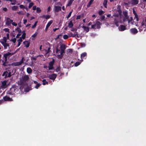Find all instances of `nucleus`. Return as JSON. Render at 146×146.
<instances>
[{"instance_id":"21","label":"nucleus","mask_w":146,"mask_h":146,"mask_svg":"<svg viewBox=\"0 0 146 146\" xmlns=\"http://www.w3.org/2000/svg\"><path fill=\"white\" fill-rule=\"evenodd\" d=\"M87 53L86 52H84L82 53L81 55V58L82 59L84 58L85 56H86Z\"/></svg>"},{"instance_id":"26","label":"nucleus","mask_w":146,"mask_h":146,"mask_svg":"<svg viewBox=\"0 0 146 146\" xmlns=\"http://www.w3.org/2000/svg\"><path fill=\"white\" fill-rule=\"evenodd\" d=\"M74 0H69L68 3L67 4V6H70L72 3L73 2Z\"/></svg>"},{"instance_id":"17","label":"nucleus","mask_w":146,"mask_h":146,"mask_svg":"<svg viewBox=\"0 0 146 146\" xmlns=\"http://www.w3.org/2000/svg\"><path fill=\"white\" fill-rule=\"evenodd\" d=\"M50 17V15H43L41 17V18H44L46 19H49Z\"/></svg>"},{"instance_id":"51","label":"nucleus","mask_w":146,"mask_h":146,"mask_svg":"<svg viewBox=\"0 0 146 146\" xmlns=\"http://www.w3.org/2000/svg\"><path fill=\"white\" fill-rule=\"evenodd\" d=\"M132 20H133V17H130V19H128V23H129L131 21H132Z\"/></svg>"},{"instance_id":"50","label":"nucleus","mask_w":146,"mask_h":146,"mask_svg":"<svg viewBox=\"0 0 146 146\" xmlns=\"http://www.w3.org/2000/svg\"><path fill=\"white\" fill-rule=\"evenodd\" d=\"M121 15H119V14L117 13H115V14L113 16L115 17H118L119 16H120Z\"/></svg>"},{"instance_id":"41","label":"nucleus","mask_w":146,"mask_h":146,"mask_svg":"<svg viewBox=\"0 0 146 146\" xmlns=\"http://www.w3.org/2000/svg\"><path fill=\"white\" fill-rule=\"evenodd\" d=\"M37 22H38L37 21L35 22V23L34 24V25L32 26L31 28L32 29L36 27Z\"/></svg>"},{"instance_id":"10","label":"nucleus","mask_w":146,"mask_h":146,"mask_svg":"<svg viewBox=\"0 0 146 146\" xmlns=\"http://www.w3.org/2000/svg\"><path fill=\"white\" fill-rule=\"evenodd\" d=\"M13 21V20L7 17V21L6 24L8 25H10Z\"/></svg>"},{"instance_id":"42","label":"nucleus","mask_w":146,"mask_h":146,"mask_svg":"<svg viewBox=\"0 0 146 146\" xmlns=\"http://www.w3.org/2000/svg\"><path fill=\"white\" fill-rule=\"evenodd\" d=\"M16 30L19 33H21V30L19 27H17Z\"/></svg>"},{"instance_id":"29","label":"nucleus","mask_w":146,"mask_h":146,"mask_svg":"<svg viewBox=\"0 0 146 146\" xmlns=\"http://www.w3.org/2000/svg\"><path fill=\"white\" fill-rule=\"evenodd\" d=\"M18 8V7L17 6H13L12 7V9L13 10L16 11V10Z\"/></svg>"},{"instance_id":"46","label":"nucleus","mask_w":146,"mask_h":146,"mask_svg":"<svg viewBox=\"0 0 146 146\" xmlns=\"http://www.w3.org/2000/svg\"><path fill=\"white\" fill-rule=\"evenodd\" d=\"M40 85L41 84H40L38 83L36 84V86L35 87V88L36 89H38Z\"/></svg>"},{"instance_id":"49","label":"nucleus","mask_w":146,"mask_h":146,"mask_svg":"<svg viewBox=\"0 0 146 146\" xmlns=\"http://www.w3.org/2000/svg\"><path fill=\"white\" fill-rule=\"evenodd\" d=\"M142 26H146V19L145 20V22H143L142 23Z\"/></svg>"},{"instance_id":"12","label":"nucleus","mask_w":146,"mask_h":146,"mask_svg":"<svg viewBox=\"0 0 146 146\" xmlns=\"http://www.w3.org/2000/svg\"><path fill=\"white\" fill-rule=\"evenodd\" d=\"M52 21L51 20L50 21H49L47 24L46 28L45 29V30L46 31H47L48 28V27H50V25L52 24Z\"/></svg>"},{"instance_id":"33","label":"nucleus","mask_w":146,"mask_h":146,"mask_svg":"<svg viewBox=\"0 0 146 146\" xmlns=\"http://www.w3.org/2000/svg\"><path fill=\"white\" fill-rule=\"evenodd\" d=\"M123 14L124 16L125 17H128L127 15V13L126 11H123Z\"/></svg>"},{"instance_id":"31","label":"nucleus","mask_w":146,"mask_h":146,"mask_svg":"<svg viewBox=\"0 0 146 146\" xmlns=\"http://www.w3.org/2000/svg\"><path fill=\"white\" fill-rule=\"evenodd\" d=\"M50 47H49L48 48L47 50L45 49V53L46 54L48 53L50 51Z\"/></svg>"},{"instance_id":"63","label":"nucleus","mask_w":146,"mask_h":146,"mask_svg":"<svg viewBox=\"0 0 146 146\" xmlns=\"http://www.w3.org/2000/svg\"><path fill=\"white\" fill-rule=\"evenodd\" d=\"M12 25L14 26H17V24L15 23V22H13L12 23Z\"/></svg>"},{"instance_id":"58","label":"nucleus","mask_w":146,"mask_h":146,"mask_svg":"<svg viewBox=\"0 0 146 146\" xmlns=\"http://www.w3.org/2000/svg\"><path fill=\"white\" fill-rule=\"evenodd\" d=\"M21 35V34L20 33H19V34H17L16 36V38H19V37Z\"/></svg>"},{"instance_id":"36","label":"nucleus","mask_w":146,"mask_h":146,"mask_svg":"<svg viewBox=\"0 0 146 146\" xmlns=\"http://www.w3.org/2000/svg\"><path fill=\"white\" fill-rule=\"evenodd\" d=\"M81 62L80 61L77 62L75 64V66L77 67L80 64Z\"/></svg>"},{"instance_id":"43","label":"nucleus","mask_w":146,"mask_h":146,"mask_svg":"<svg viewBox=\"0 0 146 146\" xmlns=\"http://www.w3.org/2000/svg\"><path fill=\"white\" fill-rule=\"evenodd\" d=\"M80 45L81 47H84L85 46L86 44L84 43H80Z\"/></svg>"},{"instance_id":"15","label":"nucleus","mask_w":146,"mask_h":146,"mask_svg":"<svg viewBox=\"0 0 146 146\" xmlns=\"http://www.w3.org/2000/svg\"><path fill=\"white\" fill-rule=\"evenodd\" d=\"M131 2L133 5H136L138 4L139 0H132Z\"/></svg>"},{"instance_id":"64","label":"nucleus","mask_w":146,"mask_h":146,"mask_svg":"<svg viewBox=\"0 0 146 146\" xmlns=\"http://www.w3.org/2000/svg\"><path fill=\"white\" fill-rule=\"evenodd\" d=\"M17 41L18 42H21L23 41L22 38H20L19 39H18L17 40Z\"/></svg>"},{"instance_id":"34","label":"nucleus","mask_w":146,"mask_h":146,"mask_svg":"<svg viewBox=\"0 0 146 146\" xmlns=\"http://www.w3.org/2000/svg\"><path fill=\"white\" fill-rule=\"evenodd\" d=\"M68 37H69V36L68 35H64L63 36V38L65 40L68 39Z\"/></svg>"},{"instance_id":"4","label":"nucleus","mask_w":146,"mask_h":146,"mask_svg":"<svg viewBox=\"0 0 146 146\" xmlns=\"http://www.w3.org/2000/svg\"><path fill=\"white\" fill-rule=\"evenodd\" d=\"M54 60L53 59L52 61L50 62L48 64V68L49 70H52L53 68V65L54 62Z\"/></svg>"},{"instance_id":"6","label":"nucleus","mask_w":146,"mask_h":146,"mask_svg":"<svg viewBox=\"0 0 146 146\" xmlns=\"http://www.w3.org/2000/svg\"><path fill=\"white\" fill-rule=\"evenodd\" d=\"M123 25H121L120 27L118 28L119 30L121 31H123L126 29V26Z\"/></svg>"},{"instance_id":"16","label":"nucleus","mask_w":146,"mask_h":146,"mask_svg":"<svg viewBox=\"0 0 146 146\" xmlns=\"http://www.w3.org/2000/svg\"><path fill=\"white\" fill-rule=\"evenodd\" d=\"M60 48L61 50H64L66 48V46L64 44H61L60 45Z\"/></svg>"},{"instance_id":"47","label":"nucleus","mask_w":146,"mask_h":146,"mask_svg":"<svg viewBox=\"0 0 146 146\" xmlns=\"http://www.w3.org/2000/svg\"><path fill=\"white\" fill-rule=\"evenodd\" d=\"M3 30L6 32H8V33H9V29L8 28H5L3 29Z\"/></svg>"},{"instance_id":"8","label":"nucleus","mask_w":146,"mask_h":146,"mask_svg":"<svg viewBox=\"0 0 146 146\" xmlns=\"http://www.w3.org/2000/svg\"><path fill=\"white\" fill-rule=\"evenodd\" d=\"M57 76V75L56 74H53L50 75L49 76V78L50 79L54 80L56 78Z\"/></svg>"},{"instance_id":"9","label":"nucleus","mask_w":146,"mask_h":146,"mask_svg":"<svg viewBox=\"0 0 146 146\" xmlns=\"http://www.w3.org/2000/svg\"><path fill=\"white\" fill-rule=\"evenodd\" d=\"M0 42L4 46V49H6L7 48V47L9 46V44L8 43H7V42L3 43L2 41H0Z\"/></svg>"},{"instance_id":"38","label":"nucleus","mask_w":146,"mask_h":146,"mask_svg":"<svg viewBox=\"0 0 146 146\" xmlns=\"http://www.w3.org/2000/svg\"><path fill=\"white\" fill-rule=\"evenodd\" d=\"M129 19V17H125L123 19V22H125L126 21H127L128 20V19Z\"/></svg>"},{"instance_id":"40","label":"nucleus","mask_w":146,"mask_h":146,"mask_svg":"<svg viewBox=\"0 0 146 146\" xmlns=\"http://www.w3.org/2000/svg\"><path fill=\"white\" fill-rule=\"evenodd\" d=\"M34 3L33 2L30 3L29 5V6H28V8H31V7H32L34 5Z\"/></svg>"},{"instance_id":"1","label":"nucleus","mask_w":146,"mask_h":146,"mask_svg":"<svg viewBox=\"0 0 146 146\" xmlns=\"http://www.w3.org/2000/svg\"><path fill=\"white\" fill-rule=\"evenodd\" d=\"M29 79V77L27 75L23 76L20 78L19 81L18 82L19 85L22 86H25L26 84V81Z\"/></svg>"},{"instance_id":"22","label":"nucleus","mask_w":146,"mask_h":146,"mask_svg":"<svg viewBox=\"0 0 146 146\" xmlns=\"http://www.w3.org/2000/svg\"><path fill=\"white\" fill-rule=\"evenodd\" d=\"M108 3L107 0H104V2L103 3V5L104 7L106 8H107V3Z\"/></svg>"},{"instance_id":"23","label":"nucleus","mask_w":146,"mask_h":146,"mask_svg":"<svg viewBox=\"0 0 146 146\" xmlns=\"http://www.w3.org/2000/svg\"><path fill=\"white\" fill-rule=\"evenodd\" d=\"M73 26V24L72 21H70L68 24V26L69 27L71 28Z\"/></svg>"},{"instance_id":"52","label":"nucleus","mask_w":146,"mask_h":146,"mask_svg":"<svg viewBox=\"0 0 146 146\" xmlns=\"http://www.w3.org/2000/svg\"><path fill=\"white\" fill-rule=\"evenodd\" d=\"M7 94H9L10 95H12L13 94L11 90H9L7 92Z\"/></svg>"},{"instance_id":"2","label":"nucleus","mask_w":146,"mask_h":146,"mask_svg":"<svg viewBox=\"0 0 146 146\" xmlns=\"http://www.w3.org/2000/svg\"><path fill=\"white\" fill-rule=\"evenodd\" d=\"M13 55L11 53L8 52L6 53H4L3 55V57H4V60H2V65L4 67L7 66V58H9Z\"/></svg>"},{"instance_id":"39","label":"nucleus","mask_w":146,"mask_h":146,"mask_svg":"<svg viewBox=\"0 0 146 146\" xmlns=\"http://www.w3.org/2000/svg\"><path fill=\"white\" fill-rule=\"evenodd\" d=\"M36 12L37 13H39L41 11V10L39 7H37L36 9Z\"/></svg>"},{"instance_id":"14","label":"nucleus","mask_w":146,"mask_h":146,"mask_svg":"<svg viewBox=\"0 0 146 146\" xmlns=\"http://www.w3.org/2000/svg\"><path fill=\"white\" fill-rule=\"evenodd\" d=\"M23 43L25 45V46L27 48L30 45V42L28 41H25L23 42Z\"/></svg>"},{"instance_id":"20","label":"nucleus","mask_w":146,"mask_h":146,"mask_svg":"<svg viewBox=\"0 0 146 146\" xmlns=\"http://www.w3.org/2000/svg\"><path fill=\"white\" fill-rule=\"evenodd\" d=\"M113 23L117 27H118L119 26V22L116 20V19H114Z\"/></svg>"},{"instance_id":"25","label":"nucleus","mask_w":146,"mask_h":146,"mask_svg":"<svg viewBox=\"0 0 146 146\" xmlns=\"http://www.w3.org/2000/svg\"><path fill=\"white\" fill-rule=\"evenodd\" d=\"M42 84L43 85H45L46 84H48V82L46 81V80L45 79H44L42 80Z\"/></svg>"},{"instance_id":"62","label":"nucleus","mask_w":146,"mask_h":146,"mask_svg":"<svg viewBox=\"0 0 146 146\" xmlns=\"http://www.w3.org/2000/svg\"><path fill=\"white\" fill-rule=\"evenodd\" d=\"M81 18V16L80 15H78L77 17V18H76V19L77 20H78V19H80Z\"/></svg>"},{"instance_id":"24","label":"nucleus","mask_w":146,"mask_h":146,"mask_svg":"<svg viewBox=\"0 0 146 146\" xmlns=\"http://www.w3.org/2000/svg\"><path fill=\"white\" fill-rule=\"evenodd\" d=\"M27 72L29 74H30L32 72V70L30 67H28L27 68Z\"/></svg>"},{"instance_id":"60","label":"nucleus","mask_w":146,"mask_h":146,"mask_svg":"<svg viewBox=\"0 0 146 146\" xmlns=\"http://www.w3.org/2000/svg\"><path fill=\"white\" fill-rule=\"evenodd\" d=\"M33 10H36L37 8H36V6H33Z\"/></svg>"},{"instance_id":"44","label":"nucleus","mask_w":146,"mask_h":146,"mask_svg":"<svg viewBox=\"0 0 146 146\" xmlns=\"http://www.w3.org/2000/svg\"><path fill=\"white\" fill-rule=\"evenodd\" d=\"M60 70V66L57 67V68L55 69V71L57 72H59Z\"/></svg>"},{"instance_id":"54","label":"nucleus","mask_w":146,"mask_h":146,"mask_svg":"<svg viewBox=\"0 0 146 146\" xmlns=\"http://www.w3.org/2000/svg\"><path fill=\"white\" fill-rule=\"evenodd\" d=\"M11 41H12L14 43H15L16 41V39L15 38H14L13 39L11 40Z\"/></svg>"},{"instance_id":"13","label":"nucleus","mask_w":146,"mask_h":146,"mask_svg":"<svg viewBox=\"0 0 146 146\" xmlns=\"http://www.w3.org/2000/svg\"><path fill=\"white\" fill-rule=\"evenodd\" d=\"M61 10V8L60 6H55V11L56 12H58Z\"/></svg>"},{"instance_id":"61","label":"nucleus","mask_w":146,"mask_h":146,"mask_svg":"<svg viewBox=\"0 0 146 146\" xmlns=\"http://www.w3.org/2000/svg\"><path fill=\"white\" fill-rule=\"evenodd\" d=\"M105 18V17L104 15L102 16L101 18V20L102 21Z\"/></svg>"},{"instance_id":"18","label":"nucleus","mask_w":146,"mask_h":146,"mask_svg":"<svg viewBox=\"0 0 146 146\" xmlns=\"http://www.w3.org/2000/svg\"><path fill=\"white\" fill-rule=\"evenodd\" d=\"M82 28L84 29V30L86 31V32H88L89 31V28L88 27H86L85 26H83Z\"/></svg>"},{"instance_id":"48","label":"nucleus","mask_w":146,"mask_h":146,"mask_svg":"<svg viewBox=\"0 0 146 146\" xmlns=\"http://www.w3.org/2000/svg\"><path fill=\"white\" fill-rule=\"evenodd\" d=\"M72 13V12H71V11L68 14V16H67V19H68L71 16Z\"/></svg>"},{"instance_id":"32","label":"nucleus","mask_w":146,"mask_h":146,"mask_svg":"<svg viewBox=\"0 0 146 146\" xmlns=\"http://www.w3.org/2000/svg\"><path fill=\"white\" fill-rule=\"evenodd\" d=\"M7 84V81L6 80L3 81L2 82V85L3 86H6Z\"/></svg>"},{"instance_id":"11","label":"nucleus","mask_w":146,"mask_h":146,"mask_svg":"<svg viewBox=\"0 0 146 146\" xmlns=\"http://www.w3.org/2000/svg\"><path fill=\"white\" fill-rule=\"evenodd\" d=\"M68 35L69 36V37H75L77 35V32H76L74 34H73L72 32H70Z\"/></svg>"},{"instance_id":"53","label":"nucleus","mask_w":146,"mask_h":146,"mask_svg":"<svg viewBox=\"0 0 146 146\" xmlns=\"http://www.w3.org/2000/svg\"><path fill=\"white\" fill-rule=\"evenodd\" d=\"M37 33H34V34H33L32 36V37H34V38H35L36 37V36H37Z\"/></svg>"},{"instance_id":"5","label":"nucleus","mask_w":146,"mask_h":146,"mask_svg":"<svg viewBox=\"0 0 146 146\" xmlns=\"http://www.w3.org/2000/svg\"><path fill=\"white\" fill-rule=\"evenodd\" d=\"M130 32L131 34L133 35H135L138 32L137 29L135 28H132L130 30Z\"/></svg>"},{"instance_id":"57","label":"nucleus","mask_w":146,"mask_h":146,"mask_svg":"<svg viewBox=\"0 0 146 146\" xmlns=\"http://www.w3.org/2000/svg\"><path fill=\"white\" fill-rule=\"evenodd\" d=\"M64 50H61L60 51V54L61 55H62V54L64 53Z\"/></svg>"},{"instance_id":"27","label":"nucleus","mask_w":146,"mask_h":146,"mask_svg":"<svg viewBox=\"0 0 146 146\" xmlns=\"http://www.w3.org/2000/svg\"><path fill=\"white\" fill-rule=\"evenodd\" d=\"M22 64L21 63L20 61L17 62L15 63V66H20Z\"/></svg>"},{"instance_id":"56","label":"nucleus","mask_w":146,"mask_h":146,"mask_svg":"<svg viewBox=\"0 0 146 146\" xmlns=\"http://www.w3.org/2000/svg\"><path fill=\"white\" fill-rule=\"evenodd\" d=\"M24 57H23L22 58L21 60V61H20V62L22 64V63H23V61H24Z\"/></svg>"},{"instance_id":"3","label":"nucleus","mask_w":146,"mask_h":146,"mask_svg":"<svg viewBox=\"0 0 146 146\" xmlns=\"http://www.w3.org/2000/svg\"><path fill=\"white\" fill-rule=\"evenodd\" d=\"M101 24L100 22L99 21H97L96 23L95 24L91 26V28L92 29H95V27H96L98 29H99L101 28L100 25Z\"/></svg>"},{"instance_id":"45","label":"nucleus","mask_w":146,"mask_h":146,"mask_svg":"<svg viewBox=\"0 0 146 146\" xmlns=\"http://www.w3.org/2000/svg\"><path fill=\"white\" fill-rule=\"evenodd\" d=\"M104 12L102 10H100L98 12V14L100 15H101L103 13H104Z\"/></svg>"},{"instance_id":"7","label":"nucleus","mask_w":146,"mask_h":146,"mask_svg":"<svg viewBox=\"0 0 146 146\" xmlns=\"http://www.w3.org/2000/svg\"><path fill=\"white\" fill-rule=\"evenodd\" d=\"M3 99L5 101H12L13 100L12 98H10L9 96H6L3 98Z\"/></svg>"},{"instance_id":"35","label":"nucleus","mask_w":146,"mask_h":146,"mask_svg":"<svg viewBox=\"0 0 146 146\" xmlns=\"http://www.w3.org/2000/svg\"><path fill=\"white\" fill-rule=\"evenodd\" d=\"M38 56H36L35 57H31V60H36L37 59V58Z\"/></svg>"},{"instance_id":"59","label":"nucleus","mask_w":146,"mask_h":146,"mask_svg":"<svg viewBox=\"0 0 146 146\" xmlns=\"http://www.w3.org/2000/svg\"><path fill=\"white\" fill-rule=\"evenodd\" d=\"M60 51V50L58 49V47H56V53H57L58 52Z\"/></svg>"},{"instance_id":"28","label":"nucleus","mask_w":146,"mask_h":146,"mask_svg":"<svg viewBox=\"0 0 146 146\" xmlns=\"http://www.w3.org/2000/svg\"><path fill=\"white\" fill-rule=\"evenodd\" d=\"M94 0H90L89 2V3L87 5V7H89L92 4L93 2L94 1Z\"/></svg>"},{"instance_id":"19","label":"nucleus","mask_w":146,"mask_h":146,"mask_svg":"<svg viewBox=\"0 0 146 146\" xmlns=\"http://www.w3.org/2000/svg\"><path fill=\"white\" fill-rule=\"evenodd\" d=\"M23 34L22 36V37L23 39H25L26 37V33L25 31H23L22 32Z\"/></svg>"},{"instance_id":"37","label":"nucleus","mask_w":146,"mask_h":146,"mask_svg":"<svg viewBox=\"0 0 146 146\" xmlns=\"http://www.w3.org/2000/svg\"><path fill=\"white\" fill-rule=\"evenodd\" d=\"M118 14H119V15H121V13H122V11H121V10L120 9H118L117 11Z\"/></svg>"},{"instance_id":"55","label":"nucleus","mask_w":146,"mask_h":146,"mask_svg":"<svg viewBox=\"0 0 146 146\" xmlns=\"http://www.w3.org/2000/svg\"><path fill=\"white\" fill-rule=\"evenodd\" d=\"M20 7L21 9H24L25 8V6L23 5H21L19 6Z\"/></svg>"},{"instance_id":"30","label":"nucleus","mask_w":146,"mask_h":146,"mask_svg":"<svg viewBox=\"0 0 146 146\" xmlns=\"http://www.w3.org/2000/svg\"><path fill=\"white\" fill-rule=\"evenodd\" d=\"M7 39L6 38V37H4L3 38V40H0V41H2L3 42V43L7 42Z\"/></svg>"}]
</instances>
